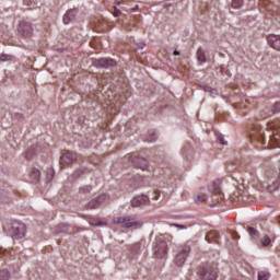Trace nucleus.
Returning <instances> with one entry per match:
<instances>
[{
	"label": "nucleus",
	"instance_id": "obj_39",
	"mask_svg": "<svg viewBox=\"0 0 280 280\" xmlns=\"http://www.w3.org/2000/svg\"><path fill=\"white\" fill-rule=\"evenodd\" d=\"M26 156H30V153H26Z\"/></svg>",
	"mask_w": 280,
	"mask_h": 280
},
{
	"label": "nucleus",
	"instance_id": "obj_23",
	"mask_svg": "<svg viewBox=\"0 0 280 280\" xmlns=\"http://www.w3.org/2000/svg\"><path fill=\"white\" fill-rule=\"evenodd\" d=\"M258 280H269L270 279V273L265 272V271H259L257 276Z\"/></svg>",
	"mask_w": 280,
	"mask_h": 280
},
{
	"label": "nucleus",
	"instance_id": "obj_6",
	"mask_svg": "<svg viewBox=\"0 0 280 280\" xmlns=\"http://www.w3.org/2000/svg\"><path fill=\"white\" fill-rule=\"evenodd\" d=\"M198 275L200 280H215L218 279V269L207 266L203 267Z\"/></svg>",
	"mask_w": 280,
	"mask_h": 280
},
{
	"label": "nucleus",
	"instance_id": "obj_18",
	"mask_svg": "<svg viewBox=\"0 0 280 280\" xmlns=\"http://www.w3.org/2000/svg\"><path fill=\"white\" fill-rule=\"evenodd\" d=\"M135 165H136V167H138L139 170H142L143 172H145V170H148V167H149L148 160H145L143 158H138L135 161Z\"/></svg>",
	"mask_w": 280,
	"mask_h": 280
},
{
	"label": "nucleus",
	"instance_id": "obj_31",
	"mask_svg": "<svg viewBox=\"0 0 280 280\" xmlns=\"http://www.w3.org/2000/svg\"><path fill=\"white\" fill-rule=\"evenodd\" d=\"M271 112L275 114V113H280V102L279 103H276L272 108H271Z\"/></svg>",
	"mask_w": 280,
	"mask_h": 280
},
{
	"label": "nucleus",
	"instance_id": "obj_16",
	"mask_svg": "<svg viewBox=\"0 0 280 280\" xmlns=\"http://www.w3.org/2000/svg\"><path fill=\"white\" fill-rule=\"evenodd\" d=\"M206 241L209 244H220V234L215 231H210L206 234Z\"/></svg>",
	"mask_w": 280,
	"mask_h": 280
},
{
	"label": "nucleus",
	"instance_id": "obj_5",
	"mask_svg": "<svg viewBox=\"0 0 280 280\" xmlns=\"http://www.w3.org/2000/svg\"><path fill=\"white\" fill-rule=\"evenodd\" d=\"M26 232L27 229L25 224L21 222H14L11 226V237H13V240H22V237H25Z\"/></svg>",
	"mask_w": 280,
	"mask_h": 280
},
{
	"label": "nucleus",
	"instance_id": "obj_19",
	"mask_svg": "<svg viewBox=\"0 0 280 280\" xmlns=\"http://www.w3.org/2000/svg\"><path fill=\"white\" fill-rule=\"evenodd\" d=\"M30 176L33 183H40V171L38 168H32Z\"/></svg>",
	"mask_w": 280,
	"mask_h": 280
},
{
	"label": "nucleus",
	"instance_id": "obj_27",
	"mask_svg": "<svg viewBox=\"0 0 280 280\" xmlns=\"http://www.w3.org/2000/svg\"><path fill=\"white\" fill-rule=\"evenodd\" d=\"M248 234L250 237H258L259 236V231L255 228H248Z\"/></svg>",
	"mask_w": 280,
	"mask_h": 280
},
{
	"label": "nucleus",
	"instance_id": "obj_32",
	"mask_svg": "<svg viewBox=\"0 0 280 280\" xmlns=\"http://www.w3.org/2000/svg\"><path fill=\"white\" fill-rule=\"evenodd\" d=\"M121 14V10L117 9L116 7H114V12H113V15L114 16H119Z\"/></svg>",
	"mask_w": 280,
	"mask_h": 280
},
{
	"label": "nucleus",
	"instance_id": "obj_22",
	"mask_svg": "<svg viewBox=\"0 0 280 280\" xmlns=\"http://www.w3.org/2000/svg\"><path fill=\"white\" fill-rule=\"evenodd\" d=\"M197 59L199 62H207V56L205 55V51L201 48L197 50Z\"/></svg>",
	"mask_w": 280,
	"mask_h": 280
},
{
	"label": "nucleus",
	"instance_id": "obj_3",
	"mask_svg": "<svg viewBox=\"0 0 280 280\" xmlns=\"http://www.w3.org/2000/svg\"><path fill=\"white\" fill-rule=\"evenodd\" d=\"M250 141L253 143H257V145H265V138H264V129L261 125H254L253 130L250 132Z\"/></svg>",
	"mask_w": 280,
	"mask_h": 280
},
{
	"label": "nucleus",
	"instance_id": "obj_24",
	"mask_svg": "<svg viewBox=\"0 0 280 280\" xmlns=\"http://www.w3.org/2000/svg\"><path fill=\"white\" fill-rule=\"evenodd\" d=\"M271 242L272 241L270 240V236H268V235L262 236L261 240H260V244L262 246H270Z\"/></svg>",
	"mask_w": 280,
	"mask_h": 280
},
{
	"label": "nucleus",
	"instance_id": "obj_7",
	"mask_svg": "<svg viewBox=\"0 0 280 280\" xmlns=\"http://www.w3.org/2000/svg\"><path fill=\"white\" fill-rule=\"evenodd\" d=\"M18 34L20 36H23L24 38H30L34 34V27L32 26V23L27 21L20 22L18 26Z\"/></svg>",
	"mask_w": 280,
	"mask_h": 280
},
{
	"label": "nucleus",
	"instance_id": "obj_12",
	"mask_svg": "<svg viewBox=\"0 0 280 280\" xmlns=\"http://www.w3.org/2000/svg\"><path fill=\"white\" fill-rule=\"evenodd\" d=\"M77 16H78V9L68 10L63 15L65 25H69V23H72V21H75Z\"/></svg>",
	"mask_w": 280,
	"mask_h": 280
},
{
	"label": "nucleus",
	"instance_id": "obj_26",
	"mask_svg": "<svg viewBox=\"0 0 280 280\" xmlns=\"http://www.w3.org/2000/svg\"><path fill=\"white\" fill-rule=\"evenodd\" d=\"M93 189V186H83L79 188V194H90V191Z\"/></svg>",
	"mask_w": 280,
	"mask_h": 280
},
{
	"label": "nucleus",
	"instance_id": "obj_15",
	"mask_svg": "<svg viewBox=\"0 0 280 280\" xmlns=\"http://www.w3.org/2000/svg\"><path fill=\"white\" fill-rule=\"evenodd\" d=\"M106 200V195H101L97 197V199H92L90 202H88L86 207L88 209H97L102 202Z\"/></svg>",
	"mask_w": 280,
	"mask_h": 280
},
{
	"label": "nucleus",
	"instance_id": "obj_14",
	"mask_svg": "<svg viewBox=\"0 0 280 280\" xmlns=\"http://www.w3.org/2000/svg\"><path fill=\"white\" fill-rule=\"evenodd\" d=\"M148 202H150V198L141 195L131 199V207H141V205H148Z\"/></svg>",
	"mask_w": 280,
	"mask_h": 280
},
{
	"label": "nucleus",
	"instance_id": "obj_2",
	"mask_svg": "<svg viewBox=\"0 0 280 280\" xmlns=\"http://www.w3.org/2000/svg\"><path fill=\"white\" fill-rule=\"evenodd\" d=\"M267 128L273 131V136L270 138L268 145L270 148H280V120H273L267 124Z\"/></svg>",
	"mask_w": 280,
	"mask_h": 280
},
{
	"label": "nucleus",
	"instance_id": "obj_1",
	"mask_svg": "<svg viewBox=\"0 0 280 280\" xmlns=\"http://www.w3.org/2000/svg\"><path fill=\"white\" fill-rule=\"evenodd\" d=\"M266 188L269 194L280 190V162L276 165L268 167L265 172Z\"/></svg>",
	"mask_w": 280,
	"mask_h": 280
},
{
	"label": "nucleus",
	"instance_id": "obj_17",
	"mask_svg": "<svg viewBox=\"0 0 280 280\" xmlns=\"http://www.w3.org/2000/svg\"><path fill=\"white\" fill-rule=\"evenodd\" d=\"M209 191L211 194H214V196H219L220 200H222V198H224V195L222 194V189H220V184L219 183H212L211 186H209Z\"/></svg>",
	"mask_w": 280,
	"mask_h": 280
},
{
	"label": "nucleus",
	"instance_id": "obj_38",
	"mask_svg": "<svg viewBox=\"0 0 280 280\" xmlns=\"http://www.w3.org/2000/svg\"><path fill=\"white\" fill-rule=\"evenodd\" d=\"M117 4H118V5H120V4H121V2H117Z\"/></svg>",
	"mask_w": 280,
	"mask_h": 280
},
{
	"label": "nucleus",
	"instance_id": "obj_9",
	"mask_svg": "<svg viewBox=\"0 0 280 280\" xmlns=\"http://www.w3.org/2000/svg\"><path fill=\"white\" fill-rule=\"evenodd\" d=\"M78 160V155L75 153H71V151H63L60 156V165H71L74 161Z\"/></svg>",
	"mask_w": 280,
	"mask_h": 280
},
{
	"label": "nucleus",
	"instance_id": "obj_4",
	"mask_svg": "<svg viewBox=\"0 0 280 280\" xmlns=\"http://www.w3.org/2000/svg\"><path fill=\"white\" fill-rule=\"evenodd\" d=\"M114 224H120L122 229H132V226H141V222L135 221V217H120L113 220Z\"/></svg>",
	"mask_w": 280,
	"mask_h": 280
},
{
	"label": "nucleus",
	"instance_id": "obj_37",
	"mask_svg": "<svg viewBox=\"0 0 280 280\" xmlns=\"http://www.w3.org/2000/svg\"><path fill=\"white\" fill-rule=\"evenodd\" d=\"M63 229H65V231H67V229H69L67 225H63Z\"/></svg>",
	"mask_w": 280,
	"mask_h": 280
},
{
	"label": "nucleus",
	"instance_id": "obj_20",
	"mask_svg": "<svg viewBox=\"0 0 280 280\" xmlns=\"http://www.w3.org/2000/svg\"><path fill=\"white\" fill-rule=\"evenodd\" d=\"M54 176H56V171L49 167L46 170V183H51L54 180Z\"/></svg>",
	"mask_w": 280,
	"mask_h": 280
},
{
	"label": "nucleus",
	"instance_id": "obj_10",
	"mask_svg": "<svg viewBox=\"0 0 280 280\" xmlns=\"http://www.w3.org/2000/svg\"><path fill=\"white\" fill-rule=\"evenodd\" d=\"M117 62L114 59L102 58L94 60V67H101L103 69H108L110 67H115Z\"/></svg>",
	"mask_w": 280,
	"mask_h": 280
},
{
	"label": "nucleus",
	"instance_id": "obj_30",
	"mask_svg": "<svg viewBox=\"0 0 280 280\" xmlns=\"http://www.w3.org/2000/svg\"><path fill=\"white\" fill-rule=\"evenodd\" d=\"M12 60V56L10 55H1L0 56V62H10Z\"/></svg>",
	"mask_w": 280,
	"mask_h": 280
},
{
	"label": "nucleus",
	"instance_id": "obj_36",
	"mask_svg": "<svg viewBox=\"0 0 280 280\" xmlns=\"http://www.w3.org/2000/svg\"><path fill=\"white\" fill-rule=\"evenodd\" d=\"M149 141H150V142L156 141V137L151 138Z\"/></svg>",
	"mask_w": 280,
	"mask_h": 280
},
{
	"label": "nucleus",
	"instance_id": "obj_11",
	"mask_svg": "<svg viewBox=\"0 0 280 280\" xmlns=\"http://www.w3.org/2000/svg\"><path fill=\"white\" fill-rule=\"evenodd\" d=\"M155 256L159 257L160 259H163L165 255H167V243L164 241L160 242L155 249H154Z\"/></svg>",
	"mask_w": 280,
	"mask_h": 280
},
{
	"label": "nucleus",
	"instance_id": "obj_28",
	"mask_svg": "<svg viewBox=\"0 0 280 280\" xmlns=\"http://www.w3.org/2000/svg\"><path fill=\"white\" fill-rule=\"evenodd\" d=\"M10 279V272L8 270L0 271V280H8Z\"/></svg>",
	"mask_w": 280,
	"mask_h": 280
},
{
	"label": "nucleus",
	"instance_id": "obj_35",
	"mask_svg": "<svg viewBox=\"0 0 280 280\" xmlns=\"http://www.w3.org/2000/svg\"><path fill=\"white\" fill-rule=\"evenodd\" d=\"M173 56H180V51L174 50V51H173Z\"/></svg>",
	"mask_w": 280,
	"mask_h": 280
},
{
	"label": "nucleus",
	"instance_id": "obj_25",
	"mask_svg": "<svg viewBox=\"0 0 280 280\" xmlns=\"http://www.w3.org/2000/svg\"><path fill=\"white\" fill-rule=\"evenodd\" d=\"M244 5V0H233L232 1V8H235L236 10L242 8Z\"/></svg>",
	"mask_w": 280,
	"mask_h": 280
},
{
	"label": "nucleus",
	"instance_id": "obj_21",
	"mask_svg": "<svg viewBox=\"0 0 280 280\" xmlns=\"http://www.w3.org/2000/svg\"><path fill=\"white\" fill-rule=\"evenodd\" d=\"M207 198H209L207 194L200 192L196 196L195 202L196 205H200V202H207Z\"/></svg>",
	"mask_w": 280,
	"mask_h": 280
},
{
	"label": "nucleus",
	"instance_id": "obj_8",
	"mask_svg": "<svg viewBox=\"0 0 280 280\" xmlns=\"http://www.w3.org/2000/svg\"><path fill=\"white\" fill-rule=\"evenodd\" d=\"M191 252V247L189 245H184L180 252L175 256V264L178 268L183 267L187 259V255Z\"/></svg>",
	"mask_w": 280,
	"mask_h": 280
},
{
	"label": "nucleus",
	"instance_id": "obj_13",
	"mask_svg": "<svg viewBox=\"0 0 280 280\" xmlns=\"http://www.w3.org/2000/svg\"><path fill=\"white\" fill-rule=\"evenodd\" d=\"M268 45L276 49V51H280V35H269L267 37Z\"/></svg>",
	"mask_w": 280,
	"mask_h": 280
},
{
	"label": "nucleus",
	"instance_id": "obj_33",
	"mask_svg": "<svg viewBox=\"0 0 280 280\" xmlns=\"http://www.w3.org/2000/svg\"><path fill=\"white\" fill-rule=\"evenodd\" d=\"M201 89H203V91H208L209 93H213V91H215L212 88H209L207 85H202Z\"/></svg>",
	"mask_w": 280,
	"mask_h": 280
},
{
	"label": "nucleus",
	"instance_id": "obj_29",
	"mask_svg": "<svg viewBox=\"0 0 280 280\" xmlns=\"http://www.w3.org/2000/svg\"><path fill=\"white\" fill-rule=\"evenodd\" d=\"M91 226H107V222L102 221H90Z\"/></svg>",
	"mask_w": 280,
	"mask_h": 280
},
{
	"label": "nucleus",
	"instance_id": "obj_34",
	"mask_svg": "<svg viewBox=\"0 0 280 280\" xmlns=\"http://www.w3.org/2000/svg\"><path fill=\"white\" fill-rule=\"evenodd\" d=\"M219 141H220L221 145H228V142L224 141V136H219Z\"/></svg>",
	"mask_w": 280,
	"mask_h": 280
}]
</instances>
